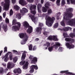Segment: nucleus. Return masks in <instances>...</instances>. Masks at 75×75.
I'll return each instance as SVG.
<instances>
[{"label": "nucleus", "instance_id": "f257e3e1", "mask_svg": "<svg viewBox=\"0 0 75 75\" xmlns=\"http://www.w3.org/2000/svg\"><path fill=\"white\" fill-rule=\"evenodd\" d=\"M72 11H73L72 8H67L66 12L65 13V16L63 17L64 19L66 20L67 23L70 25H73L74 24H75V18L70 20V18H71L74 16L72 13Z\"/></svg>", "mask_w": 75, "mask_h": 75}, {"label": "nucleus", "instance_id": "f03ea898", "mask_svg": "<svg viewBox=\"0 0 75 75\" xmlns=\"http://www.w3.org/2000/svg\"><path fill=\"white\" fill-rule=\"evenodd\" d=\"M46 24L48 27L52 26L54 21L55 20V18L54 17H52V18L48 16H45Z\"/></svg>", "mask_w": 75, "mask_h": 75}, {"label": "nucleus", "instance_id": "7ed1b4c3", "mask_svg": "<svg viewBox=\"0 0 75 75\" xmlns=\"http://www.w3.org/2000/svg\"><path fill=\"white\" fill-rule=\"evenodd\" d=\"M23 25L25 28H28V29L27 30V33H28L29 34H31L33 32V27L31 26H30L28 22L25 21L23 23Z\"/></svg>", "mask_w": 75, "mask_h": 75}, {"label": "nucleus", "instance_id": "20e7f679", "mask_svg": "<svg viewBox=\"0 0 75 75\" xmlns=\"http://www.w3.org/2000/svg\"><path fill=\"white\" fill-rule=\"evenodd\" d=\"M4 2H2L1 4L2 6H4L5 10L6 11L8 10L10 7V0H4Z\"/></svg>", "mask_w": 75, "mask_h": 75}, {"label": "nucleus", "instance_id": "39448f33", "mask_svg": "<svg viewBox=\"0 0 75 75\" xmlns=\"http://www.w3.org/2000/svg\"><path fill=\"white\" fill-rule=\"evenodd\" d=\"M50 6V3L49 2H47L45 4V7H43L42 8V10L43 13H46L48 9L49 8Z\"/></svg>", "mask_w": 75, "mask_h": 75}, {"label": "nucleus", "instance_id": "423d86ee", "mask_svg": "<svg viewBox=\"0 0 75 75\" xmlns=\"http://www.w3.org/2000/svg\"><path fill=\"white\" fill-rule=\"evenodd\" d=\"M17 25L13 26L12 27V30L13 31H16L17 30H18L20 28L21 24L20 22H17L16 23Z\"/></svg>", "mask_w": 75, "mask_h": 75}, {"label": "nucleus", "instance_id": "0eeeda50", "mask_svg": "<svg viewBox=\"0 0 75 75\" xmlns=\"http://www.w3.org/2000/svg\"><path fill=\"white\" fill-rule=\"evenodd\" d=\"M11 53V52H9L6 54L4 56L2 57L3 59H4V62H7V61H8V56L9 54H10Z\"/></svg>", "mask_w": 75, "mask_h": 75}, {"label": "nucleus", "instance_id": "6e6552de", "mask_svg": "<svg viewBox=\"0 0 75 75\" xmlns=\"http://www.w3.org/2000/svg\"><path fill=\"white\" fill-rule=\"evenodd\" d=\"M47 39L49 40H53V41H58V39H57V37L55 36H49V37L47 38Z\"/></svg>", "mask_w": 75, "mask_h": 75}, {"label": "nucleus", "instance_id": "1a4fd4ad", "mask_svg": "<svg viewBox=\"0 0 75 75\" xmlns=\"http://www.w3.org/2000/svg\"><path fill=\"white\" fill-rule=\"evenodd\" d=\"M20 12L22 16H23L25 13H27L28 12V9H26L25 8H22V10H20Z\"/></svg>", "mask_w": 75, "mask_h": 75}, {"label": "nucleus", "instance_id": "9d476101", "mask_svg": "<svg viewBox=\"0 0 75 75\" xmlns=\"http://www.w3.org/2000/svg\"><path fill=\"white\" fill-rule=\"evenodd\" d=\"M42 28L40 27H37L36 28V31L39 34H41V31H42Z\"/></svg>", "mask_w": 75, "mask_h": 75}, {"label": "nucleus", "instance_id": "9b49d317", "mask_svg": "<svg viewBox=\"0 0 75 75\" xmlns=\"http://www.w3.org/2000/svg\"><path fill=\"white\" fill-rule=\"evenodd\" d=\"M13 72L15 73V74L17 73L19 74H21V70L20 68H18L17 69H15L13 71Z\"/></svg>", "mask_w": 75, "mask_h": 75}, {"label": "nucleus", "instance_id": "f8f14e48", "mask_svg": "<svg viewBox=\"0 0 75 75\" xmlns=\"http://www.w3.org/2000/svg\"><path fill=\"white\" fill-rule=\"evenodd\" d=\"M19 4L22 6H24L27 4V2L24 0H20L19 2Z\"/></svg>", "mask_w": 75, "mask_h": 75}, {"label": "nucleus", "instance_id": "ddd939ff", "mask_svg": "<svg viewBox=\"0 0 75 75\" xmlns=\"http://www.w3.org/2000/svg\"><path fill=\"white\" fill-rule=\"evenodd\" d=\"M66 45L67 48H69V49H71V48H74L75 47L73 45H70L69 43H67L66 44Z\"/></svg>", "mask_w": 75, "mask_h": 75}, {"label": "nucleus", "instance_id": "4468645a", "mask_svg": "<svg viewBox=\"0 0 75 75\" xmlns=\"http://www.w3.org/2000/svg\"><path fill=\"white\" fill-rule=\"evenodd\" d=\"M15 65L14 64H11L9 63L7 65V68L9 69H10L12 68H13V67H14Z\"/></svg>", "mask_w": 75, "mask_h": 75}, {"label": "nucleus", "instance_id": "2eb2a0df", "mask_svg": "<svg viewBox=\"0 0 75 75\" xmlns=\"http://www.w3.org/2000/svg\"><path fill=\"white\" fill-rule=\"evenodd\" d=\"M37 62V58L36 57H34L31 60V64H35V63Z\"/></svg>", "mask_w": 75, "mask_h": 75}, {"label": "nucleus", "instance_id": "dca6fc26", "mask_svg": "<svg viewBox=\"0 0 75 75\" xmlns=\"http://www.w3.org/2000/svg\"><path fill=\"white\" fill-rule=\"evenodd\" d=\"M71 4L75 5V0H67L68 4H71Z\"/></svg>", "mask_w": 75, "mask_h": 75}, {"label": "nucleus", "instance_id": "f3484780", "mask_svg": "<svg viewBox=\"0 0 75 75\" xmlns=\"http://www.w3.org/2000/svg\"><path fill=\"white\" fill-rule=\"evenodd\" d=\"M65 41H70V42H74V39L69 38H65Z\"/></svg>", "mask_w": 75, "mask_h": 75}, {"label": "nucleus", "instance_id": "a211bd4d", "mask_svg": "<svg viewBox=\"0 0 75 75\" xmlns=\"http://www.w3.org/2000/svg\"><path fill=\"white\" fill-rule=\"evenodd\" d=\"M5 32H6L8 29H7V25L6 24H4L3 25V26H2Z\"/></svg>", "mask_w": 75, "mask_h": 75}, {"label": "nucleus", "instance_id": "6ab92c4d", "mask_svg": "<svg viewBox=\"0 0 75 75\" xmlns=\"http://www.w3.org/2000/svg\"><path fill=\"white\" fill-rule=\"evenodd\" d=\"M28 62H26V64L23 67V69H27L28 68Z\"/></svg>", "mask_w": 75, "mask_h": 75}, {"label": "nucleus", "instance_id": "aec40b11", "mask_svg": "<svg viewBox=\"0 0 75 75\" xmlns=\"http://www.w3.org/2000/svg\"><path fill=\"white\" fill-rule=\"evenodd\" d=\"M28 38H29L28 35H27V34L26 33H25L24 38L25 41H27L28 40Z\"/></svg>", "mask_w": 75, "mask_h": 75}, {"label": "nucleus", "instance_id": "412c9836", "mask_svg": "<svg viewBox=\"0 0 75 75\" xmlns=\"http://www.w3.org/2000/svg\"><path fill=\"white\" fill-rule=\"evenodd\" d=\"M29 17H30L33 21V22L35 21L36 18L34 15H30L29 16Z\"/></svg>", "mask_w": 75, "mask_h": 75}, {"label": "nucleus", "instance_id": "4be33fe9", "mask_svg": "<svg viewBox=\"0 0 75 75\" xmlns=\"http://www.w3.org/2000/svg\"><path fill=\"white\" fill-rule=\"evenodd\" d=\"M61 44L59 43H57L55 45H54L53 47V48H55V49H57L58 48V47H60Z\"/></svg>", "mask_w": 75, "mask_h": 75}, {"label": "nucleus", "instance_id": "5701e85b", "mask_svg": "<svg viewBox=\"0 0 75 75\" xmlns=\"http://www.w3.org/2000/svg\"><path fill=\"white\" fill-rule=\"evenodd\" d=\"M37 7V6L35 5H31L30 8V10H33V9H35L36 8V7Z\"/></svg>", "mask_w": 75, "mask_h": 75}, {"label": "nucleus", "instance_id": "b1692460", "mask_svg": "<svg viewBox=\"0 0 75 75\" xmlns=\"http://www.w3.org/2000/svg\"><path fill=\"white\" fill-rule=\"evenodd\" d=\"M26 52L24 51L23 53L22 54V58L23 59H25V57L26 56Z\"/></svg>", "mask_w": 75, "mask_h": 75}, {"label": "nucleus", "instance_id": "393cba45", "mask_svg": "<svg viewBox=\"0 0 75 75\" xmlns=\"http://www.w3.org/2000/svg\"><path fill=\"white\" fill-rule=\"evenodd\" d=\"M16 18H18V19H21V14L20 13H18L16 16Z\"/></svg>", "mask_w": 75, "mask_h": 75}, {"label": "nucleus", "instance_id": "a878e982", "mask_svg": "<svg viewBox=\"0 0 75 75\" xmlns=\"http://www.w3.org/2000/svg\"><path fill=\"white\" fill-rule=\"evenodd\" d=\"M25 33H22L20 35V37L21 38H23L24 37Z\"/></svg>", "mask_w": 75, "mask_h": 75}, {"label": "nucleus", "instance_id": "bb28decb", "mask_svg": "<svg viewBox=\"0 0 75 75\" xmlns=\"http://www.w3.org/2000/svg\"><path fill=\"white\" fill-rule=\"evenodd\" d=\"M31 69L30 71H29L30 73H31V74H33L34 71V68L31 66L30 67Z\"/></svg>", "mask_w": 75, "mask_h": 75}, {"label": "nucleus", "instance_id": "cd10ccee", "mask_svg": "<svg viewBox=\"0 0 75 75\" xmlns=\"http://www.w3.org/2000/svg\"><path fill=\"white\" fill-rule=\"evenodd\" d=\"M61 0H57L56 1V3L57 6H60V2Z\"/></svg>", "mask_w": 75, "mask_h": 75}, {"label": "nucleus", "instance_id": "c85d7f7f", "mask_svg": "<svg viewBox=\"0 0 75 75\" xmlns=\"http://www.w3.org/2000/svg\"><path fill=\"white\" fill-rule=\"evenodd\" d=\"M69 29V27H66L65 28H63V30L64 31H68Z\"/></svg>", "mask_w": 75, "mask_h": 75}, {"label": "nucleus", "instance_id": "c756f323", "mask_svg": "<svg viewBox=\"0 0 75 75\" xmlns=\"http://www.w3.org/2000/svg\"><path fill=\"white\" fill-rule=\"evenodd\" d=\"M31 67H33L34 69H35V70H37L38 69V67H37V65H33L31 66Z\"/></svg>", "mask_w": 75, "mask_h": 75}, {"label": "nucleus", "instance_id": "7c9ffc66", "mask_svg": "<svg viewBox=\"0 0 75 75\" xmlns=\"http://www.w3.org/2000/svg\"><path fill=\"white\" fill-rule=\"evenodd\" d=\"M13 8L14 9H15L16 10H19V6L17 5L14 6Z\"/></svg>", "mask_w": 75, "mask_h": 75}, {"label": "nucleus", "instance_id": "2f4dec72", "mask_svg": "<svg viewBox=\"0 0 75 75\" xmlns=\"http://www.w3.org/2000/svg\"><path fill=\"white\" fill-rule=\"evenodd\" d=\"M4 71V68L3 67H0V74L3 73Z\"/></svg>", "mask_w": 75, "mask_h": 75}, {"label": "nucleus", "instance_id": "473e14b6", "mask_svg": "<svg viewBox=\"0 0 75 75\" xmlns=\"http://www.w3.org/2000/svg\"><path fill=\"white\" fill-rule=\"evenodd\" d=\"M53 46L50 47L48 48V50L50 52H51L53 50Z\"/></svg>", "mask_w": 75, "mask_h": 75}, {"label": "nucleus", "instance_id": "72a5a7b5", "mask_svg": "<svg viewBox=\"0 0 75 75\" xmlns=\"http://www.w3.org/2000/svg\"><path fill=\"white\" fill-rule=\"evenodd\" d=\"M17 21L16 20V19H14L13 20V21H12V25H15L17 23V22H16Z\"/></svg>", "mask_w": 75, "mask_h": 75}, {"label": "nucleus", "instance_id": "f704fd0d", "mask_svg": "<svg viewBox=\"0 0 75 75\" xmlns=\"http://www.w3.org/2000/svg\"><path fill=\"white\" fill-rule=\"evenodd\" d=\"M69 35L71 38L75 37V34L74 33H71L69 34Z\"/></svg>", "mask_w": 75, "mask_h": 75}, {"label": "nucleus", "instance_id": "c9c22d12", "mask_svg": "<svg viewBox=\"0 0 75 75\" xmlns=\"http://www.w3.org/2000/svg\"><path fill=\"white\" fill-rule=\"evenodd\" d=\"M17 58L16 57H15L13 58V61L14 62V63H16V62H17Z\"/></svg>", "mask_w": 75, "mask_h": 75}, {"label": "nucleus", "instance_id": "e433bc0d", "mask_svg": "<svg viewBox=\"0 0 75 75\" xmlns=\"http://www.w3.org/2000/svg\"><path fill=\"white\" fill-rule=\"evenodd\" d=\"M28 47L29 51H32L33 49V45L31 44Z\"/></svg>", "mask_w": 75, "mask_h": 75}, {"label": "nucleus", "instance_id": "4c0bfd02", "mask_svg": "<svg viewBox=\"0 0 75 75\" xmlns=\"http://www.w3.org/2000/svg\"><path fill=\"white\" fill-rule=\"evenodd\" d=\"M52 10L51 9H48L47 10V13L48 14H51V13H52Z\"/></svg>", "mask_w": 75, "mask_h": 75}, {"label": "nucleus", "instance_id": "58836bf2", "mask_svg": "<svg viewBox=\"0 0 75 75\" xmlns=\"http://www.w3.org/2000/svg\"><path fill=\"white\" fill-rule=\"evenodd\" d=\"M63 35L64 38H66V37H68V34L66 33H64L63 34Z\"/></svg>", "mask_w": 75, "mask_h": 75}, {"label": "nucleus", "instance_id": "ea45409f", "mask_svg": "<svg viewBox=\"0 0 75 75\" xmlns=\"http://www.w3.org/2000/svg\"><path fill=\"white\" fill-rule=\"evenodd\" d=\"M60 24L61 25H62V26H63V27H65V24L64 22L63 21H61L60 22Z\"/></svg>", "mask_w": 75, "mask_h": 75}, {"label": "nucleus", "instance_id": "a19ab883", "mask_svg": "<svg viewBox=\"0 0 75 75\" xmlns=\"http://www.w3.org/2000/svg\"><path fill=\"white\" fill-rule=\"evenodd\" d=\"M42 7V5L41 4H39L38 5L37 8H41Z\"/></svg>", "mask_w": 75, "mask_h": 75}, {"label": "nucleus", "instance_id": "79ce46f5", "mask_svg": "<svg viewBox=\"0 0 75 75\" xmlns=\"http://www.w3.org/2000/svg\"><path fill=\"white\" fill-rule=\"evenodd\" d=\"M58 23H56L53 26L54 28H57V27H58Z\"/></svg>", "mask_w": 75, "mask_h": 75}, {"label": "nucleus", "instance_id": "37998d69", "mask_svg": "<svg viewBox=\"0 0 75 75\" xmlns=\"http://www.w3.org/2000/svg\"><path fill=\"white\" fill-rule=\"evenodd\" d=\"M25 62V61H22L20 63V64L21 65H24V64Z\"/></svg>", "mask_w": 75, "mask_h": 75}, {"label": "nucleus", "instance_id": "c03bdc74", "mask_svg": "<svg viewBox=\"0 0 75 75\" xmlns=\"http://www.w3.org/2000/svg\"><path fill=\"white\" fill-rule=\"evenodd\" d=\"M11 54L9 55V58L10 59V60L11 61H12V59H13V55H12V54L11 53Z\"/></svg>", "mask_w": 75, "mask_h": 75}, {"label": "nucleus", "instance_id": "a18cd8bd", "mask_svg": "<svg viewBox=\"0 0 75 75\" xmlns=\"http://www.w3.org/2000/svg\"><path fill=\"white\" fill-rule=\"evenodd\" d=\"M13 14V10H12V9H11L10 10V16H12Z\"/></svg>", "mask_w": 75, "mask_h": 75}, {"label": "nucleus", "instance_id": "49530a36", "mask_svg": "<svg viewBox=\"0 0 75 75\" xmlns=\"http://www.w3.org/2000/svg\"><path fill=\"white\" fill-rule=\"evenodd\" d=\"M7 52V47H5L4 48V53H5V52Z\"/></svg>", "mask_w": 75, "mask_h": 75}, {"label": "nucleus", "instance_id": "de8ad7c7", "mask_svg": "<svg viewBox=\"0 0 75 75\" xmlns=\"http://www.w3.org/2000/svg\"><path fill=\"white\" fill-rule=\"evenodd\" d=\"M61 4L62 6H64V4H65V2L64 0H62Z\"/></svg>", "mask_w": 75, "mask_h": 75}, {"label": "nucleus", "instance_id": "09e8293b", "mask_svg": "<svg viewBox=\"0 0 75 75\" xmlns=\"http://www.w3.org/2000/svg\"><path fill=\"white\" fill-rule=\"evenodd\" d=\"M39 26L40 27H42L44 26V25L42 23H39Z\"/></svg>", "mask_w": 75, "mask_h": 75}, {"label": "nucleus", "instance_id": "8fccbe9b", "mask_svg": "<svg viewBox=\"0 0 75 75\" xmlns=\"http://www.w3.org/2000/svg\"><path fill=\"white\" fill-rule=\"evenodd\" d=\"M63 48H62V47H60L58 49V50L59 51H61V52H62V50Z\"/></svg>", "mask_w": 75, "mask_h": 75}, {"label": "nucleus", "instance_id": "3c124183", "mask_svg": "<svg viewBox=\"0 0 75 75\" xmlns=\"http://www.w3.org/2000/svg\"><path fill=\"white\" fill-rule=\"evenodd\" d=\"M26 41H25V40H24L22 41L21 42V44L22 45H24V44H25L26 43L25 42H26Z\"/></svg>", "mask_w": 75, "mask_h": 75}, {"label": "nucleus", "instance_id": "603ef678", "mask_svg": "<svg viewBox=\"0 0 75 75\" xmlns=\"http://www.w3.org/2000/svg\"><path fill=\"white\" fill-rule=\"evenodd\" d=\"M48 33V32L45 31H44V32L43 33V34L45 35H47Z\"/></svg>", "mask_w": 75, "mask_h": 75}, {"label": "nucleus", "instance_id": "864d4df0", "mask_svg": "<svg viewBox=\"0 0 75 75\" xmlns=\"http://www.w3.org/2000/svg\"><path fill=\"white\" fill-rule=\"evenodd\" d=\"M31 13L33 14H36V11H35V10L32 11H31Z\"/></svg>", "mask_w": 75, "mask_h": 75}, {"label": "nucleus", "instance_id": "5fc2aeb1", "mask_svg": "<svg viewBox=\"0 0 75 75\" xmlns=\"http://www.w3.org/2000/svg\"><path fill=\"white\" fill-rule=\"evenodd\" d=\"M27 1L28 2H29L30 3H32L34 2V0H27Z\"/></svg>", "mask_w": 75, "mask_h": 75}, {"label": "nucleus", "instance_id": "6e6d98bb", "mask_svg": "<svg viewBox=\"0 0 75 75\" xmlns=\"http://www.w3.org/2000/svg\"><path fill=\"white\" fill-rule=\"evenodd\" d=\"M37 50V47L36 46H34L33 49V51H35Z\"/></svg>", "mask_w": 75, "mask_h": 75}, {"label": "nucleus", "instance_id": "4d7b16f0", "mask_svg": "<svg viewBox=\"0 0 75 75\" xmlns=\"http://www.w3.org/2000/svg\"><path fill=\"white\" fill-rule=\"evenodd\" d=\"M5 21L6 23H9V20H8V19L7 18H6Z\"/></svg>", "mask_w": 75, "mask_h": 75}, {"label": "nucleus", "instance_id": "13d9d810", "mask_svg": "<svg viewBox=\"0 0 75 75\" xmlns=\"http://www.w3.org/2000/svg\"><path fill=\"white\" fill-rule=\"evenodd\" d=\"M66 74H71V75H75L74 74H72V73H71L69 72H66Z\"/></svg>", "mask_w": 75, "mask_h": 75}, {"label": "nucleus", "instance_id": "bf43d9fd", "mask_svg": "<svg viewBox=\"0 0 75 75\" xmlns=\"http://www.w3.org/2000/svg\"><path fill=\"white\" fill-rule=\"evenodd\" d=\"M6 12H4L3 13V16L4 18H5V17H6Z\"/></svg>", "mask_w": 75, "mask_h": 75}, {"label": "nucleus", "instance_id": "052dcab7", "mask_svg": "<svg viewBox=\"0 0 75 75\" xmlns=\"http://www.w3.org/2000/svg\"><path fill=\"white\" fill-rule=\"evenodd\" d=\"M38 13H41V9H40V8H38Z\"/></svg>", "mask_w": 75, "mask_h": 75}, {"label": "nucleus", "instance_id": "680f3d73", "mask_svg": "<svg viewBox=\"0 0 75 75\" xmlns=\"http://www.w3.org/2000/svg\"><path fill=\"white\" fill-rule=\"evenodd\" d=\"M47 47H48L50 46V43L49 42H48L47 43Z\"/></svg>", "mask_w": 75, "mask_h": 75}, {"label": "nucleus", "instance_id": "e2e57ef3", "mask_svg": "<svg viewBox=\"0 0 75 75\" xmlns=\"http://www.w3.org/2000/svg\"><path fill=\"white\" fill-rule=\"evenodd\" d=\"M33 56L31 55H30V57H29V58L30 59V60L32 61V59H33Z\"/></svg>", "mask_w": 75, "mask_h": 75}, {"label": "nucleus", "instance_id": "0e129e2a", "mask_svg": "<svg viewBox=\"0 0 75 75\" xmlns=\"http://www.w3.org/2000/svg\"><path fill=\"white\" fill-rule=\"evenodd\" d=\"M12 0V2L13 4H14L16 3V0Z\"/></svg>", "mask_w": 75, "mask_h": 75}, {"label": "nucleus", "instance_id": "69168bd1", "mask_svg": "<svg viewBox=\"0 0 75 75\" xmlns=\"http://www.w3.org/2000/svg\"><path fill=\"white\" fill-rule=\"evenodd\" d=\"M13 53H14V54H15L16 53V52H17V51L16 50H13Z\"/></svg>", "mask_w": 75, "mask_h": 75}, {"label": "nucleus", "instance_id": "338daca9", "mask_svg": "<svg viewBox=\"0 0 75 75\" xmlns=\"http://www.w3.org/2000/svg\"><path fill=\"white\" fill-rule=\"evenodd\" d=\"M35 41H39V38H37L35 39Z\"/></svg>", "mask_w": 75, "mask_h": 75}, {"label": "nucleus", "instance_id": "774afa93", "mask_svg": "<svg viewBox=\"0 0 75 75\" xmlns=\"http://www.w3.org/2000/svg\"><path fill=\"white\" fill-rule=\"evenodd\" d=\"M41 4H43L44 3V0H41Z\"/></svg>", "mask_w": 75, "mask_h": 75}]
</instances>
